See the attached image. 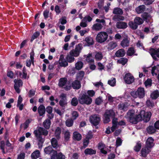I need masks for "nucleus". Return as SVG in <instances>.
Here are the masks:
<instances>
[{
  "label": "nucleus",
  "instance_id": "1",
  "mask_svg": "<svg viewBox=\"0 0 159 159\" xmlns=\"http://www.w3.org/2000/svg\"><path fill=\"white\" fill-rule=\"evenodd\" d=\"M78 101L81 104H86L89 105L92 102V98L86 95V93L80 95L78 97Z\"/></svg>",
  "mask_w": 159,
  "mask_h": 159
},
{
  "label": "nucleus",
  "instance_id": "2",
  "mask_svg": "<svg viewBox=\"0 0 159 159\" xmlns=\"http://www.w3.org/2000/svg\"><path fill=\"white\" fill-rule=\"evenodd\" d=\"M130 94L134 98L138 97L139 98H143L145 96V91L144 88L139 87L138 88L137 91H131Z\"/></svg>",
  "mask_w": 159,
  "mask_h": 159
},
{
  "label": "nucleus",
  "instance_id": "3",
  "mask_svg": "<svg viewBox=\"0 0 159 159\" xmlns=\"http://www.w3.org/2000/svg\"><path fill=\"white\" fill-rule=\"evenodd\" d=\"M115 115V113L113 110H106L104 115L103 123H108L110 121V118H113Z\"/></svg>",
  "mask_w": 159,
  "mask_h": 159
},
{
  "label": "nucleus",
  "instance_id": "4",
  "mask_svg": "<svg viewBox=\"0 0 159 159\" xmlns=\"http://www.w3.org/2000/svg\"><path fill=\"white\" fill-rule=\"evenodd\" d=\"M128 114L129 115V121L133 124H136L139 122L141 121L142 117L139 114L138 115H135L134 113L132 112H128Z\"/></svg>",
  "mask_w": 159,
  "mask_h": 159
},
{
  "label": "nucleus",
  "instance_id": "5",
  "mask_svg": "<svg viewBox=\"0 0 159 159\" xmlns=\"http://www.w3.org/2000/svg\"><path fill=\"white\" fill-rule=\"evenodd\" d=\"M101 118L98 115L94 114L90 116L89 118V120L93 126H94L96 129L98 127L97 126L99 124Z\"/></svg>",
  "mask_w": 159,
  "mask_h": 159
},
{
  "label": "nucleus",
  "instance_id": "6",
  "mask_svg": "<svg viewBox=\"0 0 159 159\" xmlns=\"http://www.w3.org/2000/svg\"><path fill=\"white\" fill-rule=\"evenodd\" d=\"M108 35L105 31H101L98 33L96 37V40L98 43H102L107 40Z\"/></svg>",
  "mask_w": 159,
  "mask_h": 159
},
{
  "label": "nucleus",
  "instance_id": "7",
  "mask_svg": "<svg viewBox=\"0 0 159 159\" xmlns=\"http://www.w3.org/2000/svg\"><path fill=\"white\" fill-rule=\"evenodd\" d=\"M139 115L141 116L142 117L141 121L143 120L144 122H148L150 120L152 113L150 112H146L144 110L140 111Z\"/></svg>",
  "mask_w": 159,
  "mask_h": 159
},
{
  "label": "nucleus",
  "instance_id": "8",
  "mask_svg": "<svg viewBox=\"0 0 159 159\" xmlns=\"http://www.w3.org/2000/svg\"><path fill=\"white\" fill-rule=\"evenodd\" d=\"M149 52L154 60L155 61L158 60L157 57L159 58V48H150Z\"/></svg>",
  "mask_w": 159,
  "mask_h": 159
},
{
  "label": "nucleus",
  "instance_id": "9",
  "mask_svg": "<svg viewBox=\"0 0 159 159\" xmlns=\"http://www.w3.org/2000/svg\"><path fill=\"white\" fill-rule=\"evenodd\" d=\"M124 80L126 84H130L134 82V78L130 73H129L125 74L124 77Z\"/></svg>",
  "mask_w": 159,
  "mask_h": 159
},
{
  "label": "nucleus",
  "instance_id": "10",
  "mask_svg": "<svg viewBox=\"0 0 159 159\" xmlns=\"http://www.w3.org/2000/svg\"><path fill=\"white\" fill-rule=\"evenodd\" d=\"M61 100L59 102V104L61 107H65L67 104V99L66 94L62 93L60 96Z\"/></svg>",
  "mask_w": 159,
  "mask_h": 159
},
{
  "label": "nucleus",
  "instance_id": "11",
  "mask_svg": "<svg viewBox=\"0 0 159 159\" xmlns=\"http://www.w3.org/2000/svg\"><path fill=\"white\" fill-rule=\"evenodd\" d=\"M59 61V64L61 67H66L68 66V63L64 59L63 54L60 55Z\"/></svg>",
  "mask_w": 159,
  "mask_h": 159
},
{
  "label": "nucleus",
  "instance_id": "12",
  "mask_svg": "<svg viewBox=\"0 0 159 159\" xmlns=\"http://www.w3.org/2000/svg\"><path fill=\"white\" fill-rule=\"evenodd\" d=\"M154 139L152 137H149L147 139L145 146L150 148H152L155 145Z\"/></svg>",
  "mask_w": 159,
  "mask_h": 159
},
{
  "label": "nucleus",
  "instance_id": "13",
  "mask_svg": "<svg viewBox=\"0 0 159 159\" xmlns=\"http://www.w3.org/2000/svg\"><path fill=\"white\" fill-rule=\"evenodd\" d=\"M116 25V27L118 29H125L128 26L126 22L122 21L117 22Z\"/></svg>",
  "mask_w": 159,
  "mask_h": 159
},
{
  "label": "nucleus",
  "instance_id": "14",
  "mask_svg": "<svg viewBox=\"0 0 159 159\" xmlns=\"http://www.w3.org/2000/svg\"><path fill=\"white\" fill-rule=\"evenodd\" d=\"M38 111L40 116H44L46 112L45 107L43 104H41L38 107Z\"/></svg>",
  "mask_w": 159,
  "mask_h": 159
},
{
  "label": "nucleus",
  "instance_id": "15",
  "mask_svg": "<svg viewBox=\"0 0 159 159\" xmlns=\"http://www.w3.org/2000/svg\"><path fill=\"white\" fill-rule=\"evenodd\" d=\"M150 149L146 146L143 148L141 150V155L144 157H146L147 155L151 151Z\"/></svg>",
  "mask_w": 159,
  "mask_h": 159
},
{
  "label": "nucleus",
  "instance_id": "16",
  "mask_svg": "<svg viewBox=\"0 0 159 159\" xmlns=\"http://www.w3.org/2000/svg\"><path fill=\"white\" fill-rule=\"evenodd\" d=\"M46 111L49 114L47 115V116L48 118L51 119L54 117V115L52 113L53 108L50 106L47 107L45 108Z\"/></svg>",
  "mask_w": 159,
  "mask_h": 159
},
{
  "label": "nucleus",
  "instance_id": "17",
  "mask_svg": "<svg viewBox=\"0 0 159 159\" xmlns=\"http://www.w3.org/2000/svg\"><path fill=\"white\" fill-rule=\"evenodd\" d=\"M141 16L143 18V20L147 23L150 22L152 16L150 14L147 12H145L143 13L141 15Z\"/></svg>",
  "mask_w": 159,
  "mask_h": 159
},
{
  "label": "nucleus",
  "instance_id": "18",
  "mask_svg": "<svg viewBox=\"0 0 159 159\" xmlns=\"http://www.w3.org/2000/svg\"><path fill=\"white\" fill-rule=\"evenodd\" d=\"M84 41L86 42L87 44L84 45V46H90L94 44L93 39L90 36H88L85 38Z\"/></svg>",
  "mask_w": 159,
  "mask_h": 159
},
{
  "label": "nucleus",
  "instance_id": "19",
  "mask_svg": "<svg viewBox=\"0 0 159 159\" xmlns=\"http://www.w3.org/2000/svg\"><path fill=\"white\" fill-rule=\"evenodd\" d=\"M71 86L73 89H78L81 86L80 82L78 80H75L72 83Z\"/></svg>",
  "mask_w": 159,
  "mask_h": 159
},
{
  "label": "nucleus",
  "instance_id": "20",
  "mask_svg": "<svg viewBox=\"0 0 159 159\" xmlns=\"http://www.w3.org/2000/svg\"><path fill=\"white\" fill-rule=\"evenodd\" d=\"M146 130L147 132L149 134H152L155 133L157 131L154 126L150 125L147 127Z\"/></svg>",
  "mask_w": 159,
  "mask_h": 159
},
{
  "label": "nucleus",
  "instance_id": "21",
  "mask_svg": "<svg viewBox=\"0 0 159 159\" xmlns=\"http://www.w3.org/2000/svg\"><path fill=\"white\" fill-rule=\"evenodd\" d=\"M125 54V52L124 49H120L117 50L115 53V55L117 57H122Z\"/></svg>",
  "mask_w": 159,
  "mask_h": 159
},
{
  "label": "nucleus",
  "instance_id": "22",
  "mask_svg": "<svg viewBox=\"0 0 159 159\" xmlns=\"http://www.w3.org/2000/svg\"><path fill=\"white\" fill-rule=\"evenodd\" d=\"M84 153L85 155H92L96 153V151L92 148H87L85 149Z\"/></svg>",
  "mask_w": 159,
  "mask_h": 159
},
{
  "label": "nucleus",
  "instance_id": "23",
  "mask_svg": "<svg viewBox=\"0 0 159 159\" xmlns=\"http://www.w3.org/2000/svg\"><path fill=\"white\" fill-rule=\"evenodd\" d=\"M159 97V91L156 90L151 93L150 97L152 99H156Z\"/></svg>",
  "mask_w": 159,
  "mask_h": 159
},
{
  "label": "nucleus",
  "instance_id": "24",
  "mask_svg": "<svg viewBox=\"0 0 159 159\" xmlns=\"http://www.w3.org/2000/svg\"><path fill=\"white\" fill-rule=\"evenodd\" d=\"M146 7L144 5H140L135 8V10L138 14L143 12L145 10Z\"/></svg>",
  "mask_w": 159,
  "mask_h": 159
},
{
  "label": "nucleus",
  "instance_id": "25",
  "mask_svg": "<svg viewBox=\"0 0 159 159\" xmlns=\"http://www.w3.org/2000/svg\"><path fill=\"white\" fill-rule=\"evenodd\" d=\"M67 81V78L66 77L60 78L59 80L58 85L59 87H63L65 85Z\"/></svg>",
  "mask_w": 159,
  "mask_h": 159
},
{
  "label": "nucleus",
  "instance_id": "26",
  "mask_svg": "<svg viewBox=\"0 0 159 159\" xmlns=\"http://www.w3.org/2000/svg\"><path fill=\"white\" fill-rule=\"evenodd\" d=\"M51 142L52 146L53 148L57 149L59 147V146L58 143V142L55 138H52Z\"/></svg>",
  "mask_w": 159,
  "mask_h": 159
},
{
  "label": "nucleus",
  "instance_id": "27",
  "mask_svg": "<svg viewBox=\"0 0 159 159\" xmlns=\"http://www.w3.org/2000/svg\"><path fill=\"white\" fill-rule=\"evenodd\" d=\"M61 133V128L59 127H57L55 130L54 134L57 139L59 140L60 138V134Z\"/></svg>",
  "mask_w": 159,
  "mask_h": 159
},
{
  "label": "nucleus",
  "instance_id": "28",
  "mask_svg": "<svg viewBox=\"0 0 159 159\" xmlns=\"http://www.w3.org/2000/svg\"><path fill=\"white\" fill-rule=\"evenodd\" d=\"M49 118L46 119L43 122V125L46 129H48L50 126L51 121Z\"/></svg>",
  "mask_w": 159,
  "mask_h": 159
},
{
  "label": "nucleus",
  "instance_id": "29",
  "mask_svg": "<svg viewBox=\"0 0 159 159\" xmlns=\"http://www.w3.org/2000/svg\"><path fill=\"white\" fill-rule=\"evenodd\" d=\"M38 130V132L41 134V135L42 134L44 136H47L48 134V131L46 129H45L43 127H39Z\"/></svg>",
  "mask_w": 159,
  "mask_h": 159
},
{
  "label": "nucleus",
  "instance_id": "30",
  "mask_svg": "<svg viewBox=\"0 0 159 159\" xmlns=\"http://www.w3.org/2000/svg\"><path fill=\"white\" fill-rule=\"evenodd\" d=\"M129 40L127 38L124 39L121 42L120 45L123 48L129 46Z\"/></svg>",
  "mask_w": 159,
  "mask_h": 159
},
{
  "label": "nucleus",
  "instance_id": "31",
  "mask_svg": "<svg viewBox=\"0 0 159 159\" xmlns=\"http://www.w3.org/2000/svg\"><path fill=\"white\" fill-rule=\"evenodd\" d=\"M40 155V152L38 150H36L33 152L31 155L32 159H36L39 158Z\"/></svg>",
  "mask_w": 159,
  "mask_h": 159
},
{
  "label": "nucleus",
  "instance_id": "32",
  "mask_svg": "<svg viewBox=\"0 0 159 159\" xmlns=\"http://www.w3.org/2000/svg\"><path fill=\"white\" fill-rule=\"evenodd\" d=\"M122 10L119 7L115 8L113 10V13L114 14L121 15L123 14Z\"/></svg>",
  "mask_w": 159,
  "mask_h": 159
},
{
  "label": "nucleus",
  "instance_id": "33",
  "mask_svg": "<svg viewBox=\"0 0 159 159\" xmlns=\"http://www.w3.org/2000/svg\"><path fill=\"white\" fill-rule=\"evenodd\" d=\"M84 75V72L83 71H80L77 73L76 79L80 81L81 80Z\"/></svg>",
  "mask_w": 159,
  "mask_h": 159
},
{
  "label": "nucleus",
  "instance_id": "34",
  "mask_svg": "<svg viewBox=\"0 0 159 159\" xmlns=\"http://www.w3.org/2000/svg\"><path fill=\"white\" fill-rule=\"evenodd\" d=\"M141 143L140 141H138L134 148V150L136 152L139 151L141 148Z\"/></svg>",
  "mask_w": 159,
  "mask_h": 159
},
{
  "label": "nucleus",
  "instance_id": "35",
  "mask_svg": "<svg viewBox=\"0 0 159 159\" xmlns=\"http://www.w3.org/2000/svg\"><path fill=\"white\" fill-rule=\"evenodd\" d=\"M103 27L102 25L99 23H96L93 25V29L96 31L101 30Z\"/></svg>",
  "mask_w": 159,
  "mask_h": 159
},
{
  "label": "nucleus",
  "instance_id": "36",
  "mask_svg": "<svg viewBox=\"0 0 159 159\" xmlns=\"http://www.w3.org/2000/svg\"><path fill=\"white\" fill-rule=\"evenodd\" d=\"M129 27L133 30H136L138 27V25L134 21V22L132 21H129Z\"/></svg>",
  "mask_w": 159,
  "mask_h": 159
},
{
  "label": "nucleus",
  "instance_id": "37",
  "mask_svg": "<svg viewBox=\"0 0 159 159\" xmlns=\"http://www.w3.org/2000/svg\"><path fill=\"white\" fill-rule=\"evenodd\" d=\"M39 141L38 145L39 146V148H41L43 146V144L44 142V140L42 138L41 135H39V136L36 138Z\"/></svg>",
  "mask_w": 159,
  "mask_h": 159
},
{
  "label": "nucleus",
  "instance_id": "38",
  "mask_svg": "<svg viewBox=\"0 0 159 159\" xmlns=\"http://www.w3.org/2000/svg\"><path fill=\"white\" fill-rule=\"evenodd\" d=\"M134 21L138 25L142 24L144 22L143 19L139 17H136L134 19Z\"/></svg>",
  "mask_w": 159,
  "mask_h": 159
},
{
  "label": "nucleus",
  "instance_id": "39",
  "mask_svg": "<svg viewBox=\"0 0 159 159\" xmlns=\"http://www.w3.org/2000/svg\"><path fill=\"white\" fill-rule=\"evenodd\" d=\"M128 61V59L124 57L120 58L117 60V62L119 63L122 64L123 65H124L127 63Z\"/></svg>",
  "mask_w": 159,
  "mask_h": 159
},
{
  "label": "nucleus",
  "instance_id": "40",
  "mask_svg": "<svg viewBox=\"0 0 159 159\" xmlns=\"http://www.w3.org/2000/svg\"><path fill=\"white\" fill-rule=\"evenodd\" d=\"M66 125L68 127H70L73 125V120L72 119H68L65 122Z\"/></svg>",
  "mask_w": 159,
  "mask_h": 159
},
{
  "label": "nucleus",
  "instance_id": "41",
  "mask_svg": "<svg viewBox=\"0 0 159 159\" xmlns=\"http://www.w3.org/2000/svg\"><path fill=\"white\" fill-rule=\"evenodd\" d=\"M135 52L133 47H130L129 48L127 51V54L129 56H132L134 54Z\"/></svg>",
  "mask_w": 159,
  "mask_h": 159
},
{
  "label": "nucleus",
  "instance_id": "42",
  "mask_svg": "<svg viewBox=\"0 0 159 159\" xmlns=\"http://www.w3.org/2000/svg\"><path fill=\"white\" fill-rule=\"evenodd\" d=\"M53 150H54L52 149V147L50 146L46 147L44 149V152L47 154L51 153Z\"/></svg>",
  "mask_w": 159,
  "mask_h": 159
},
{
  "label": "nucleus",
  "instance_id": "43",
  "mask_svg": "<svg viewBox=\"0 0 159 159\" xmlns=\"http://www.w3.org/2000/svg\"><path fill=\"white\" fill-rule=\"evenodd\" d=\"M80 53L79 52L77 51L75 49L72 50L70 52V55L75 57H78Z\"/></svg>",
  "mask_w": 159,
  "mask_h": 159
},
{
  "label": "nucleus",
  "instance_id": "44",
  "mask_svg": "<svg viewBox=\"0 0 159 159\" xmlns=\"http://www.w3.org/2000/svg\"><path fill=\"white\" fill-rule=\"evenodd\" d=\"M73 137L74 139L77 141H80L81 139L82 136L80 133H77L76 132L73 133Z\"/></svg>",
  "mask_w": 159,
  "mask_h": 159
},
{
  "label": "nucleus",
  "instance_id": "45",
  "mask_svg": "<svg viewBox=\"0 0 159 159\" xmlns=\"http://www.w3.org/2000/svg\"><path fill=\"white\" fill-rule=\"evenodd\" d=\"M118 107L120 110L124 111H126L127 110V107L123 103H120L118 105Z\"/></svg>",
  "mask_w": 159,
  "mask_h": 159
},
{
  "label": "nucleus",
  "instance_id": "46",
  "mask_svg": "<svg viewBox=\"0 0 159 159\" xmlns=\"http://www.w3.org/2000/svg\"><path fill=\"white\" fill-rule=\"evenodd\" d=\"M83 63L81 61L77 62L75 64V68L78 70H80L83 67Z\"/></svg>",
  "mask_w": 159,
  "mask_h": 159
},
{
  "label": "nucleus",
  "instance_id": "47",
  "mask_svg": "<svg viewBox=\"0 0 159 159\" xmlns=\"http://www.w3.org/2000/svg\"><path fill=\"white\" fill-rule=\"evenodd\" d=\"M40 33L39 31H36L31 36L30 42H32L34 39L37 38L40 35Z\"/></svg>",
  "mask_w": 159,
  "mask_h": 159
},
{
  "label": "nucleus",
  "instance_id": "48",
  "mask_svg": "<svg viewBox=\"0 0 159 159\" xmlns=\"http://www.w3.org/2000/svg\"><path fill=\"white\" fill-rule=\"evenodd\" d=\"M113 19L115 21H120V20H123L124 19V18L120 15H115L114 16Z\"/></svg>",
  "mask_w": 159,
  "mask_h": 159
},
{
  "label": "nucleus",
  "instance_id": "49",
  "mask_svg": "<svg viewBox=\"0 0 159 159\" xmlns=\"http://www.w3.org/2000/svg\"><path fill=\"white\" fill-rule=\"evenodd\" d=\"M15 84L14 85H16L17 87H20L23 84V82L21 80H16L15 79L14 80Z\"/></svg>",
  "mask_w": 159,
  "mask_h": 159
},
{
  "label": "nucleus",
  "instance_id": "50",
  "mask_svg": "<svg viewBox=\"0 0 159 159\" xmlns=\"http://www.w3.org/2000/svg\"><path fill=\"white\" fill-rule=\"evenodd\" d=\"M78 99L75 97L73 98H72L71 102V105L73 106H76L78 104Z\"/></svg>",
  "mask_w": 159,
  "mask_h": 159
},
{
  "label": "nucleus",
  "instance_id": "51",
  "mask_svg": "<svg viewBox=\"0 0 159 159\" xmlns=\"http://www.w3.org/2000/svg\"><path fill=\"white\" fill-rule=\"evenodd\" d=\"M103 56L101 52H98L95 55V58L97 61H100L102 59Z\"/></svg>",
  "mask_w": 159,
  "mask_h": 159
},
{
  "label": "nucleus",
  "instance_id": "52",
  "mask_svg": "<svg viewBox=\"0 0 159 159\" xmlns=\"http://www.w3.org/2000/svg\"><path fill=\"white\" fill-rule=\"evenodd\" d=\"M66 61L67 62L71 63L74 61L75 58L73 56L67 55L66 57Z\"/></svg>",
  "mask_w": 159,
  "mask_h": 159
},
{
  "label": "nucleus",
  "instance_id": "53",
  "mask_svg": "<svg viewBox=\"0 0 159 159\" xmlns=\"http://www.w3.org/2000/svg\"><path fill=\"white\" fill-rule=\"evenodd\" d=\"M116 83V79L114 78H111V80H108V84L111 86H114Z\"/></svg>",
  "mask_w": 159,
  "mask_h": 159
},
{
  "label": "nucleus",
  "instance_id": "54",
  "mask_svg": "<svg viewBox=\"0 0 159 159\" xmlns=\"http://www.w3.org/2000/svg\"><path fill=\"white\" fill-rule=\"evenodd\" d=\"M144 84L146 87L148 86H151L152 84V80L151 79H148L144 83Z\"/></svg>",
  "mask_w": 159,
  "mask_h": 159
},
{
  "label": "nucleus",
  "instance_id": "55",
  "mask_svg": "<svg viewBox=\"0 0 159 159\" xmlns=\"http://www.w3.org/2000/svg\"><path fill=\"white\" fill-rule=\"evenodd\" d=\"M82 48L83 47L82 43H80L78 45H76L75 50H76L77 51L79 52L80 53Z\"/></svg>",
  "mask_w": 159,
  "mask_h": 159
},
{
  "label": "nucleus",
  "instance_id": "56",
  "mask_svg": "<svg viewBox=\"0 0 159 159\" xmlns=\"http://www.w3.org/2000/svg\"><path fill=\"white\" fill-rule=\"evenodd\" d=\"M70 134L69 132L66 131L65 134L64 138L66 141H68L70 138Z\"/></svg>",
  "mask_w": 159,
  "mask_h": 159
},
{
  "label": "nucleus",
  "instance_id": "57",
  "mask_svg": "<svg viewBox=\"0 0 159 159\" xmlns=\"http://www.w3.org/2000/svg\"><path fill=\"white\" fill-rule=\"evenodd\" d=\"M51 153H52V155L51 156V159H57L58 156L57 152L54 150Z\"/></svg>",
  "mask_w": 159,
  "mask_h": 159
},
{
  "label": "nucleus",
  "instance_id": "58",
  "mask_svg": "<svg viewBox=\"0 0 159 159\" xmlns=\"http://www.w3.org/2000/svg\"><path fill=\"white\" fill-rule=\"evenodd\" d=\"M66 16H62L59 19V22L61 24L64 25L66 23L67 21L66 20Z\"/></svg>",
  "mask_w": 159,
  "mask_h": 159
},
{
  "label": "nucleus",
  "instance_id": "59",
  "mask_svg": "<svg viewBox=\"0 0 159 159\" xmlns=\"http://www.w3.org/2000/svg\"><path fill=\"white\" fill-rule=\"evenodd\" d=\"M71 114L72 117L73 118V120H75L79 116L78 113L76 111H72Z\"/></svg>",
  "mask_w": 159,
  "mask_h": 159
},
{
  "label": "nucleus",
  "instance_id": "60",
  "mask_svg": "<svg viewBox=\"0 0 159 159\" xmlns=\"http://www.w3.org/2000/svg\"><path fill=\"white\" fill-rule=\"evenodd\" d=\"M144 4L147 5L152 4L154 1V0H143Z\"/></svg>",
  "mask_w": 159,
  "mask_h": 159
},
{
  "label": "nucleus",
  "instance_id": "61",
  "mask_svg": "<svg viewBox=\"0 0 159 159\" xmlns=\"http://www.w3.org/2000/svg\"><path fill=\"white\" fill-rule=\"evenodd\" d=\"M87 93L88 94V95L90 97L93 96L95 94V91L93 90H88Z\"/></svg>",
  "mask_w": 159,
  "mask_h": 159
},
{
  "label": "nucleus",
  "instance_id": "62",
  "mask_svg": "<svg viewBox=\"0 0 159 159\" xmlns=\"http://www.w3.org/2000/svg\"><path fill=\"white\" fill-rule=\"evenodd\" d=\"M122 143L121 139L119 137H118L116 140V146L117 147L120 146L121 145Z\"/></svg>",
  "mask_w": 159,
  "mask_h": 159
},
{
  "label": "nucleus",
  "instance_id": "63",
  "mask_svg": "<svg viewBox=\"0 0 159 159\" xmlns=\"http://www.w3.org/2000/svg\"><path fill=\"white\" fill-rule=\"evenodd\" d=\"M117 46V44L116 43H111L109 44V48L110 50L114 49Z\"/></svg>",
  "mask_w": 159,
  "mask_h": 159
},
{
  "label": "nucleus",
  "instance_id": "64",
  "mask_svg": "<svg viewBox=\"0 0 159 159\" xmlns=\"http://www.w3.org/2000/svg\"><path fill=\"white\" fill-rule=\"evenodd\" d=\"M102 98L99 97L95 99V103L97 105H99L102 102Z\"/></svg>",
  "mask_w": 159,
  "mask_h": 159
}]
</instances>
